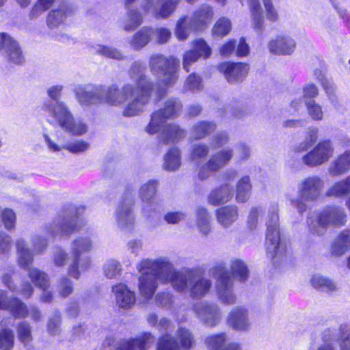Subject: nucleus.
Instances as JSON below:
<instances>
[{
  "label": "nucleus",
  "instance_id": "nucleus-1",
  "mask_svg": "<svg viewBox=\"0 0 350 350\" xmlns=\"http://www.w3.org/2000/svg\"><path fill=\"white\" fill-rule=\"evenodd\" d=\"M137 269L140 273L139 291L145 299H150L154 294L158 286L157 280L172 286L174 265L165 257L143 259L137 264Z\"/></svg>",
  "mask_w": 350,
  "mask_h": 350
},
{
  "label": "nucleus",
  "instance_id": "nucleus-2",
  "mask_svg": "<svg viewBox=\"0 0 350 350\" xmlns=\"http://www.w3.org/2000/svg\"><path fill=\"white\" fill-rule=\"evenodd\" d=\"M146 70V66L143 63L135 62L128 70V75L135 85L133 95L125 103L123 110L125 117L140 115L150 100L154 84L145 75Z\"/></svg>",
  "mask_w": 350,
  "mask_h": 350
},
{
  "label": "nucleus",
  "instance_id": "nucleus-3",
  "mask_svg": "<svg viewBox=\"0 0 350 350\" xmlns=\"http://www.w3.org/2000/svg\"><path fill=\"white\" fill-rule=\"evenodd\" d=\"M172 287L178 292H187L192 298L198 299L208 293L212 282L197 270H177L174 267Z\"/></svg>",
  "mask_w": 350,
  "mask_h": 350
},
{
  "label": "nucleus",
  "instance_id": "nucleus-4",
  "mask_svg": "<svg viewBox=\"0 0 350 350\" xmlns=\"http://www.w3.org/2000/svg\"><path fill=\"white\" fill-rule=\"evenodd\" d=\"M42 109L61 129L72 135L79 136L88 131V125L81 120L76 121L72 111L64 101L47 102L42 105Z\"/></svg>",
  "mask_w": 350,
  "mask_h": 350
},
{
  "label": "nucleus",
  "instance_id": "nucleus-5",
  "mask_svg": "<svg viewBox=\"0 0 350 350\" xmlns=\"http://www.w3.org/2000/svg\"><path fill=\"white\" fill-rule=\"evenodd\" d=\"M278 212V204H271L265 220L267 226L266 250L273 262L282 260L286 253V245L280 242Z\"/></svg>",
  "mask_w": 350,
  "mask_h": 350
},
{
  "label": "nucleus",
  "instance_id": "nucleus-6",
  "mask_svg": "<svg viewBox=\"0 0 350 350\" xmlns=\"http://www.w3.org/2000/svg\"><path fill=\"white\" fill-rule=\"evenodd\" d=\"M325 185V180L318 175L309 176L302 179L297 187L300 198L291 199V206L299 213H303L308 208L306 202H314L321 198Z\"/></svg>",
  "mask_w": 350,
  "mask_h": 350
},
{
  "label": "nucleus",
  "instance_id": "nucleus-7",
  "mask_svg": "<svg viewBox=\"0 0 350 350\" xmlns=\"http://www.w3.org/2000/svg\"><path fill=\"white\" fill-rule=\"evenodd\" d=\"M179 66V60L174 57H167L163 55L154 54L150 57L149 68L151 73L167 88L176 83Z\"/></svg>",
  "mask_w": 350,
  "mask_h": 350
},
{
  "label": "nucleus",
  "instance_id": "nucleus-8",
  "mask_svg": "<svg viewBox=\"0 0 350 350\" xmlns=\"http://www.w3.org/2000/svg\"><path fill=\"white\" fill-rule=\"evenodd\" d=\"M92 248V241L88 237H81L72 241L70 247L72 261L68 267V274L70 276L78 280L81 273L90 267V258H82L81 255L90 252Z\"/></svg>",
  "mask_w": 350,
  "mask_h": 350
},
{
  "label": "nucleus",
  "instance_id": "nucleus-9",
  "mask_svg": "<svg viewBox=\"0 0 350 350\" xmlns=\"http://www.w3.org/2000/svg\"><path fill=\"white\" fill-rule=\"evenodd\" d=\"M310 231L321 235L324 233L328 226L340 227L347 222V215L342 208L338 206H327L319 213L314 218L310 217L308 220Z\"/></svg>",
  "mask_w": 350,
  "mask_h": 350
},
{
  "label": "nucleus",
  "instance_id": "nucleus-10",
  "mask_svg": "<svg viewBox=\"0 0 350 350\" xmlns=\"http://www.w3.org/2000/svg\"><path fill=\"white\" fill-rule=\"evenodd\" d=\"M211 273L216 280V292L221 302L228 305L234 304L237 299L234 293V282L224 265L217 264L211 269Z\"/></svg>",
  "mask_w": 350,
  "mask_h": 350
},
{
  "label": "nucleus",
  "instance_id": "nucleus-11",
  "mask_svg": "<svg viewBox=\"0 0 350 350\" xmlns=\"http://www.w3.org/2000/svg\"><path fill=\"white\" fill-rule=\"evenodd\" d=\"M182 104L176 99H169L165 102L162 108L154 112L151 116L146 131L149 134L158 132L167 120L177 118L182 110Z\"/></svg>",
  "mask_w": 350,
  "mask_h": 350
},
{
  "label": "nucleus",
  "instance_id": "nucleus-12",
  "mask_svg": "<svg viewBox=\"0 0 350 350\" xmlns=\"http://www.w3.org/2000/svg\"><path fill=\"white\" fill-rule=\"evenodd\" d=\"M334 152V142L330 139H323L302 156L301 162L309 167H317L328 162Z\"/></svg>",
  "mask_w": 350,
  "mask_h": 350
},
{
  "label": "nucleus",
  "instance_id": "nucleus-13",
  "mask_svg": "<svg viewBox=\"0 0 350 350\" xmlns=\"http://www.w3.org/2000/svg\"><path fill=\"white\" fill-rule=\"evenodd\" d=\"M233 150L224 148L215 152L205 163H201L198 168V177L200 180H206L213 174L224 168L233 157Z\"/></svg>",
  "mask_w": 350,
  "mask_h": 350
},
{
  "label": "nucleus",
  "instance_id": "nucleus-14",
  "mask_svg": "<svg viewBox=\"0 0 350 350\" xmlns=\"http://www.w3.org/2000/svg\"><path fill=\"white\" fill-rule=\"evenodd\" d=\"M18 256V264L22 268H26L33 261V255L40 254L46 248L47 241L42 237L36 236L32 239V251L27 247L25 240L18 239L15 243Z\"/></svg>",
  "mask_w": 350,
  "mask_h": 350
},
{
  "label": "nucleus",
  "instance_id": "nucleus-15",
  "mask_svg": "<svg viewBox=\"0 0 350 350\" xmlns=\"http://www.w3.org/2000/svg\"><path fill=\"white\" fill-rule=\"evenodd\" d=\"M135 83H126L122 88L113 84L108 87L103 86V104L106 103L111 106L119 107L129 100L130 96L133 95V86Z\"/></svg>",
  "mask_w": 350,
  "mask_h": 350
},
{
  "label": "nucleus",
  "instance_id": "nucleus-16",
  "mask_svg": "<svg viewBox=\"0 0 350 350\" xmlns=\"http://www.w3.org/2000/svg\"><path fill=\"white\" fill-rule=\"evenodd\" d=\"M76 100L82 107L103 104V86L79 85L74 89Z\"/></svg>",
  "mask_w": 350,
  "mask_h": 350
},
{
  "label": "nucleus",
  "instance_id": "nucleus-17",
  "mask_svg": "<svg viewBox=\"0 0 350 350\" xmlns=\"http://www.w3.org/2000/svg\"><path fill=\"white\" fill-rule=\"evenodd\" d=\"M193 310L198 318L208 327L215 326L221 319V312L216 304L200 301L193 304Z\"/></svg>",
  "mask_w": 350,
  "mask_h": 350
},
{
  "label": "nucleus",
  "instance_id": "nucleus-18",
  "mask_svg": "<svg viewBox=\"0 0 350 350\" xmlns=\"http://www.w3.org/2000/svg\"><path fill=\"white\" fill-rule=\"evenodd\" d=\"M0 50L9 62L15 64H20L23 62V56L18 42L5 33H0Z\"/></svg>",
  "mask_w": 350,
  "mask_h": 350
},
{
  "label": "nucleus",
  "instance_id": "nucleus-19",
  "mask_svg": "<svg viewBox=\"0 0 350 350\" xmlns=\"http://www.w3.org/2000/svg\"><path fill=\"white\" fill-rule=\"evenodd\" d=\"M180 0H146L145 12L152 13L157 18H165L175 10Z\"/></svg>",
  "mask_w": 350,
  "mask_h": 350
},
{
  "label": "nucleus",
  "instance_id": "nucleus-20",
  "mask_svg": "<svg viewBox=\"0 0 350 350\" xmlns=\"http://www.w3.org/2000/svg\"><path fill=\"white\" fill-rule=\"evenodd\" d=\"M0 310L10 311L17 319L27 317V306L17 297H8L3 290H0Z\"/></svg>",
  "mask_w": 350,
  "mask_h": 350
},
{
  "label": "nucleus",
  "instance_id": "nucleus-21",
  "mask_svg": "<svg viewBox=\"0 0 350 350\" xmlns=\"http://www.w3.org/2000/svg\"><path fill=\"white\" fill-rule=\"evenodd\" d=\"M228 323L233 329L247 330L250 326L247 310L241 307L235 308L229 313Z\"/></svg>",
  "mask_w": 350,
  "mask_h": 350
},
{
  "label": "nucleus",
  "instance_id": "nucleus-22",
  "mask_svg": "<svg viewBox=\"0 0 350 350\" xmlns=\"http://www.w3.org/2000/svg\"><path fill=\"white\" fill-rule=\"evenodd\" d=\"M350 170V150L338 154L329 164L327 172L330 176H340Z\"/></svg>",
  "mask_w": 350,
  "mask_h": 350
},
{
  "label": "nucleus",
  "instance_id": "nucleus-23",
  "mask_svg": "<svg viewBox=\"0 0 350 350\" xmlns=\"http://www.w3.org/2000/svg\"><path fill=\"white\" fill-rule=\"evenodd\" d=\"M268 48L271 53L276 55H290L295 48V42L288 36H278L269 42Z\"/></svg>",
  "mask_w": 350,
  "mask_h": 350
},
{
  "label": "nucleus",
  "instance_id": "nucleus-24",
  "mask_svg": "<svg viewBox=\"0 0 350 350\" xmlns=\"http://www.w3.org/2000/svg\"><path fill=\"white\" fill-rule=\"evenodd\" d=\"M350 250V229L342 230L333 240L329 249L331 256L340 257Z\"/></svg>",
  "mask_w": 350,
  "mask_h": 350
},
{
  "label": "nucleus",
  "instance_id": "nucleus-25",
  "mask_svg": "<svg viewBox=\"0 0 350 350\" xmlns=\"http://www.w3.org/2000/svg\"><path fill=\"white\" fill-rule=\"evenodd\" d=\"M153 342L154 337L150 333H144L138 338L122 341L117 350H148Z\"/></svg>",
  "mask_w": 350,
  "mask_h": 350
},
{
  "label": "nucleus",
  "instance_id": "nucleus-26",
  "mask_svg": "<svg viewBox=\"0 0 350 350\" xmlns=\"http://www.w3.org/2000/svg\"><path fill=\"white\" fill-rule=\"evenodd\" d=\"M224 68V75L230 83L243 80L247 75L249 67L243 63H227L221 66Z\"/></svg>",
  "mask_w": 350,
  "mask_h": 350
},
{
  "label": "nucleus",
  "instance_id": "nucleus-27",
  "mask_svg": "<svg viewBox=\"0 0 350 350\" xmlns=\"http://www.w3.org/2000/svg\"><path fill=\"white\" fill-rule=\"evenodd\" d=\"M112 291L116 297L117 304L122 308H130L135 303V296L133 291H130L123 284L113 286Z\"/></svg>",
  "mask_w": 350,
  "mask_h": 350
},
{
  "label": "nucleus",
  "instance_id": "nucleus-28",
  "mask_svg": "<svg viewBox=\"0 0 350 350\" xmlns=\"http://www.w3.org/2000/svg\"><path fill=\"white\" fill-rule=\"evenodd\" d=\"M213 16L214 11L213 7L204 4L193 12L191 18L193 21V25L200 30L206 28L211 22Z\"/></svg>",
  "mask_w": 350,
  "mask_h": 350
},
{
  "label": "nucleus",
  "instance_id": "nucleus-29",
  "mask_svg": "<svg viewBox=\"0 0 350 350\" xmlns=\"http://www.w3.org/2000/svg\"><path fill=\"white\" fill-rule=\"evenodd\" d=\"M233 193V187L230 184H224L211 192L208 202L212 205L219 206L228 202Z\"/></svg>",
  "mask_w": 350,
  "mask_h": 350
},
{
  "label": "nucleus",
  "instance_id": "nucleus-30",
  "mask_svg": "<svg viewBox=\"0 0 350 350\" xmlns=\"http://www.w3.org/2000/svg\"><path fill=\"white\" fill-rule=\"evenodd\" d=\"M161 130H162L161 139L164 144L176 143L186 136L185 131L174 124L165 126L163 124L159 131Z\"/></svg>",
  "mask_w": 350,
  "mask_h": 350
},
{
  "label": "nucleus",
  "instance_id": "nucleus-31",
  "mask_svg": "<svg viewBox=\"0 0 350 350\" xmlns=\"http://www.w3.org/2000/svg\"><path fill=\"white\" fill-rule=\"evenodd\" d=\"M116 221L119 228L124 230H129L134 224V217L130 203L122 204L118 209Z\"/></svg>",
  "mask_w": 350,
  "mask_h": 350
},
{
  "label": "nucleus",
  "instance_id": "nucleus-32",
  "mask_svg": "<svg viewBox=\"0 0 350 350\" xmlns=\"http://www.w3.org/2000/svg\"><path fill=\"white\" fill-rule=\"evenodd\" d=\"M217 221L224 227H229L238 219V210L236 206H226L217 210Z\"/></svg>",
  "mask_w": 350,
  "mask_h": 350
},
{
  "label": "nucleus",
  "instance_id": "nucleus-33",
  "mask_svg": "<svg viewBox=\"0 0 350 350\" xmlns=\"http://www.w3.org/2000/svg\"><path fill=\"white\" fill-rule=\"evenodd\" d=\"M74 221L73 219L66 218L59 219L51 225L49 231L53 235H68L78 228V226L73 224Z\"/></svg>",
  "mask_w": 350,
  "mask_h": 350
},
{
  "label": "nucleus",
  "instance_id": "nucleus-34",
  "mask_svg": "<svg viewBox=\"0 0 350 350\" xmlns=\"http://www.w3.org/2000/svg\"><path fill=\"white\" fill-rule=\"evenodd\" d=\"M191 17L184 16L180 18L176 23L174 34L179 40H185L189 34L196 30H198Z\"/></svg>",
  "mask_w": 350,
  "mask_h": 350
},
{
  "label": "nucleus",
  "instance_id": "nucleus-35",
  "mask_svg": "<svg viewBox=\"0 0 350 350\" xmlns=\"http://www.w3.org/2000/svg\"><path fill=\"white\" fill-rule=\"evenodd\" d=\"M69 13L68 8L64 6L50 11L46 18L47 26L51 29L60 27L64 25Z\"/></svg>",
  "mask_w": 350,
  "mask_h": 350
},
{
  "label": "nucleus",
  "instance_id": "nucleus-36",
  "mask_svg": "<svg viewBox=\"0 0 350 350\" xmlns=\"http://www.w3.org/2000/svg\"><path fill=\"white\" fill-rule=\"evenodd\" d=\"M350 193V175L341 179L332 186L326 191L325 196L328 197L341 198Z\"/></svg>",
  "mask_w": 350,
  "mask_h": 350
},
{
  "label": "nucleus",
  "instance_id": "nucleus-37",
  "mask_svg": "<svg viewBox=\"0 0 350 350\" xmlns=\"http://www.w3.org/2000/svg\"><path fill=\"white\" fill-rule=\"evenodd\" d=\"M230 338L225 333H219L208 336L204 339V344L208 350H224Z\"/></svg>",
  "mask_w": 350,
  "mask_h": 350
},
{
  "label": "nucleus",
  "instance_id": "nucleus-38",
  "mask_svg": "<svg viewBox=\"0 0 350 350\" xmlns=\"http://www.w3.org/2000/svg\"><path fill=\"white\" fill-rule=\"evenodd\" d=\"M252 184L250 178L244 176L241 178L237 183L235 200L239 203H243L248 200L250 197Z\"/></svg>",
  "mask_w": 350,
  "mask_h": 350
},
{
  "label": "nucleus",
  "instance_id": "nucleus-39",
  "mask_svg": "<svg viewBox=\"0 0 350 350\" xmlns=\"http://www.w3.org/2000/svg\"><path fill=\"white\" fill-rule=\"evenodd\" d=\"M153 29L147 27H142L133 35L131 42V46L135 50L142 49L153 38Z\"/></svg>",
  "mask_w": 350,
  "mask_h": 350
},
{
  "label": "nucleus",
  "instance_id": "nucleus-40",
  "mask_svg": "<svg viewBox=\"0 0 350 350\" xmlns=\"http://www.w3.org/2000/svg\"><path fill=\"white\" fill-rule=\"evenodd\" d=\"M173 337L178 342L180 350H190L195 346L193 334L186 328H178Z\"/></svg>",
  "mask_w": 350,
  "mask_h": 350
},
{
  "label": "nucleus",
  "instance_id": "nucleus-41",
  "mask_svg": "<svg viewBox=\"0 0 350 350\" xmlns=\"http://www.w3.org/2000/svg\"><path fill=\"white\" fill-rule=\"evenodd\" d=\"M252 22L256 31H260L264 24V12L258 0H249Z\"/></svg>",
  "mask_w": 350,
  "mask_h": 350
},
{
  "label": "nucleus",
  "instance_id": "nucleus-42",
  "mask_svg": "<svg viewBox=\"0 0 350 350\" xmlns=\"http://www.w3.org/2000/svg\"><path fill=\"white\" fill-rule=\"evenodd\" d=\"M230 271L231 272L229 271L228 272L233 280L236 279L239 282H244L249 278L250 271L248 267L243 261L239 259H234L231 262Z\"/></svg>",
  "mask_w": 350,
  "mask_h": 350
},
{
  "label": "nucleus",
  "instance_id": "nucleus-43",
  "mask_svg": "<svg viewBox=\"0 0 350 350\" xmlns=\"http://www.w3.org/2000/svg\"><path fill=\"white\" fill-rule=\"evenodd\" d=\"M180 150L177 148L170 149L164 157V169L167 171H174L180 166Z\"/></svg>",
  "mask_w": 350,
  "mask_h": 350
},
{
  "label": "nucleus",
  "instance_id": "nucleus-44",
  "mask_svg": "<svg viewBox=\"0 0 350 350\" xmlns=\"http://www.w3.org/2000/svg\"><path fill=\"white\" fill-rule=\"evenodd\" d=\"M16 331L18 340L25 347H30L33 339L30 324L27 321L20 322L16 327Z\"/></svg>",
  "mask_w": 350,
  "mask_h": 350
},
{
  "label": "nucleus",
  "instance_id": "nucleus-45",
  "mask_svg": "<svg viewBox=\"0 0 350 350\" xmlns=\"http://www.w3.org/2000/svg\"><path fill=\"white\" fill-rule=\"evenodd\" d=\"M209 152L208 145L203 143L194 144L191 149L189 159L192 162L200 163L206 158Z\"/></svg>",
  "mask_w": 350,
  "mask_h": 350
},
{
  "label": "nucleus",
  "instance_id": "nucleus-46",
  "mask_svg": "<svg viewBox=\"0 0 350 350\" xmlns=\"http://www.w3.org/2000/svg\"><path fill=\"white\" fill-rule=\"evenodd\" d=\"M25 268L28 270L29 277L31 282L40 288H45L49 286V278L45 273L35 267Z\"/></svg>",
  "mask_w": 350,
  "mask_h": 350
},
{
  "label": "nucleus",
  "instance_id": "nucleus-47",
  "mask_svg": "<svg viewBox=\"0 0 350 350\" xmlns=\"http://www.w3.org/2000/svg\"><path fill=\"white\" fill-rule=\"evenodd\" d=\"M157 185L158 183L156 180H149L141 187L139 197L144 202L149 204L154 200Z\"/></svg>",
  "mask_w": 350,
  "mask_h": 350
},
{
  "label": "nucleus",
  "instance_id": "nucleus-48",
  "mask_svg": "<svg viewBox=\"0 0 350 350\" xmlns=\"http://www.w3.org/2000/svg\"><path fill=\"white\" fill-rule=\"evenodd\" d=\"M142 23L141 14L135 9L128 10L126 19L124 22L123 29L125 31H131L136 29Z\"/></svg>",
  "mask_w": 350,
  "mask_h": 350
},
{
  "label": "nucleus",
  "instance_id": "nucleus-49",
  "mask_svg": "<svg viewBox=\"0 0 350 350\" xmlns=\"http://www.w3.org/2000/svg\"><path fill=\"white\" fill-rule=\"evenodd\" d=\"M155 350H180V347L173 336L165 334L158 339Z\"/></svg>",
  "mask_w": 350,
  "mask_h": 350
},
{
  "label": "nucleus",
  "instance_id": "nucleus-50",
  "mask_svg": "<svg viewBox=\"0 0 350 350\" xmlns=\"http://www.w3.org/2000/svg\"><path fill=\"white\" fill-rule=\"evenodd\" d=\"M215 129V124L209 122H200L193 126L192 137L200 139L211 133Z\"/></svg>",
  "mask_w": 350,
  "mask_h": 350
},
{
  "label": "nucleus",
  "instance_id": "nucleus-51",
  "mask_svg": "<svg viewBox=\"0 0 350 350\" xmlns=\"http://www.w3.org/2000/svg\"><path fill=\"white\" fill-rule=\"evenodd\" d=\"M232 25L230 21L225 17L219 18L215 23L212 32L214 36L224 37L231 31Z\"/></svg>",
  "mask_w": 350,
  "mask_h": 350
},
{
  "label": "nucleus",
  "instance_id": "nucleus-52",
  "mask_svg": "<svg viewBox=\"0 0 350 350\" xmlns=\"http://www.w3.org/2000/svg\"><path fill=\"white\" fill-rule=\"evenodd\" d=\"M94 50L96 54L101 56L111 58L117 60L124 59L122 53L116 48L105 46V45H96L94 46Z\"/></svg>",
  "mask_w": 350,
  "mask_h": 350
},
{
  "label": "nucleus",
  "instance_id": "nucleus-53",
  "mask_svg": "<svg viewBox=\"0 0 350 350\" xmlns=\"http://www.w3.org/2000/svg\"><path fill=\"white\" fill-rule=\"evenodd\" d=\"M310 282L314 288L322 291L329 292L336 289V285L332 280L321 275H314Z\"/></svg>",
  "mask_w": 350,
  "mask_h": 350
},
{
  "label": "nucleus",
  "instance_id": "nucleus-54",
  "mask_svg": "<svg viewBox=\"0 0 350 350\" xmlns=\"http://www.w3.org/2000/svg\"><path fill=\"white\" fill-rule=\"evenodd\" d=\"M197 226L200 232L206 235L210 231L209 216L206 209L198 208Z\"/></svg>",
  "mask_w": 350,
  "mask_h": 350
},
{
  "label": "nucleus",
  "instance_id": "nucleus-55",
  "mask_svg": "<svg viewBox=\"0 0 350 350\" xmlns=\"http://www.w3.org/2000/svg\"><path fill=\"white\" fill-rule=\"evenodd\" d=\"M54 1L55 0H37L29 12L30 18H38L53 5Z\"/></svg>",
  "mask_w": 350,
  "mask_h": 350
},
{
  "label": "nucleus",
  "instance_id": "nucleus-56",
  "mask_svg": "<svg viewBox=\"0 0 350 350\" xmlns=\"http://www.w3.org/2000/svg\"><path fill=\"white\" fill-rule=\"evenodd\" d=\"M14 336L10 329H3L0 332V350H11L14 346Z\"/></svg>",
  "mask_w": 350,
  "mask_h": 350
},
{
  "label": "nucleus",
  "instance_id": "nucleus-57",
  "mask_svg": "<svg viewBox=\"0 0 350 350\" xmlns=\"http://www.w3.org/2000/svg\"><path fill=\"white\" fill-rule=\"evenodd\" d=\"M305 104L308 113L313 120L320 121L323 120V113L320 105L312 99L306 100Z\"/></svg>",
  "mask_w": 350,
  "mask_h": 350
},
{
  "label": "nucleus",
  "instance_id": "nucleus-58",
  "mask_svg": "<svg viewBox=\"0 0 350 350\" xmlns=\"http://www.w3.org/2000/svg\"><path fill=\"white\" fill-rule=\"evenodd\" d=\"M202 87L201 78L195 73L191 74L187 78L184 85L185 91H191L192 92L200 91Z\"/></svg>",
  "mask_w": 350,
  "mask_h": 350
},
{
  "label": "nucleus",
  "instance_id": "nucleus-59",
  "mask_svg": "<svg viewBox=\"0 0 350 350\" xmlns=\"http://www.w3.org/2000/svg\"><path fill=\"white\" fill-rule=\"evenodd\" d=\"M202 58L207 59L211 55V49L203 39H197L193 42V49Z\"/></svg>",
  "mask_w": 350,
  "mask_h": 350
},
{
  "label": "nucleus",
  "instance_id": "nucleus-60",
  "mask_svg": "<svg viewBox=\"0 0 350 350\" xmlns=\"http://www.w3.org/2000/svg\"><path fill=\"white\" fill-rule=\"evenodd\" d=\"M90 148L88 142L83 140H75L64 145V149L72 153H80L85 152Z\"/></svg>",
  "mask_w": 350,
  "mask_h": 350
},
{
  "label": "nucleus",
  "instance_id": "nucleus-61",
  "mask_svg": "<svg viewBox=\"0 0 350 350\" xmlns=\"http://www.w3.org/2000/svg\"><path fill=\"white\" fill-rule=\"evenodd\" d=\"M121 266L120 263L114 260H108L104 266V273L108 278H113L120 274Z\"/></svg>",
  "mask_w": 350,
  "mask_h": 350
},
{
  "label": "nucleus",
  "instance_id": "nucleus-62",
  "mask_svg": "<svg viewBox=\"0 0 350 350\" xmlns=\"http://www.w3.org/2000/svg\"><path fill=\"white\" fill-rule=\"evenodd\" d=\"M265 13L267 20L276 22L280 18V14L273 6L272 0H262Z\"/></svg>",
  "mask_w": 350,
  "mask_h": 350
},
{
  "label": "nucleus",
  "instance_id": "nucleus-63",
  "mask_svg": "<svg viewBox=\"0 0 350 350\" xmlns=\"http://www.w3.org/2000/svg\"><path fill=\"white\" fill-rule=\"evenodd\" d=\"M153 38L157 44H165L169 41L172 36L171 31L164 27H159L153 29Z\"/></svg>",
  "mask_w": 350,
  "mask_h": 350
},
{
  "label": "nucleus",
  "instance_id": "nucleus-64",
  "mask_svg": "<svg viewBox=\"0 0 350 350\" xmlns=\"http://www.w3.org/2000/svg\"><path fill=\"white\" fill-rule=\"evenodd\" d=\"M57 291L61 297H68L73 291L72 281L66 277L62 278L58 284Z\"/></svg>",
  "mask_w": 350,
  "mask_h": 350
}]
</instances>
